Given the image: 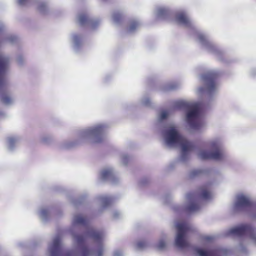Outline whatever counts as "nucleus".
I'll use <instances>...</instances> for the list:
<instances>
[{"instance_id": "f8f14e48", "label": "nucleus", "mask_w": 256, "mask_h": 256, "mask_svg": "<svg viewBox=\"0 0 256 256\" xmlns=\"http://www.w3.org/2000/svg\"><path fill=\"white\" fill-rule=\"evenodd\" d=\"M76 20L80 26L88 27L92 30L95 29L100 24L98 19L91 18L85 12L78 14L76 16Z\"/></svg>"}, {"instance_id": "e433bc0d", "label": "nucleus", "mask_w": 256, "mask_h": 256, "mask_svg": "<svg viewBox=\"0 0 256 256\" xmlns=\"http://www.w3.org/2000/svg\"><path fill=\"white\" fill-rule=\"evenodd\" d=\"M3 114V112H0V116Z\"/></svg>"}, {"instance_id": "f03ea898", "label": "nucleus", "mask_w": 256, "mask_h": 256, "mask_svg": "<svg viewBox=\"0 0 256 256\" xmlns=\"http://www.w3.org/2000/svg\"><path fill=\"white\" fill-rule=\"evenodd\" d=\"M174 20L178 25L190 29V32L196 37L204 48L214 54L219 60L226 61L224 52L218 48L207 34L196 28L185 11L180 10L174 14Z\"/></svg>"}, {"instance_id": "4be33fe9", "label": "nucleus", "mask_w": 256, "mask_h": 256, "mask_svg": "<svg viewBox=\"0 0 256 256\" xmlns=\"http://www.w3.org/2000/svg\"><path fill=\"white\" fill-rule=\"evenodd\" d=\"M180 84L178 82H172L168 84L165 88V90H172L178 88L180 86Z\"/></svg>"}, {"instance_id": "b1692460", "label": "nucleus", "mask_w": 256, "mask_h": 256, "mask_svg": "<svg viewBox=\"0 0 256 256\" xmlns=\"http://www.w3.org/2000/svg\"><path fill=\"white\" fill-rule=\"evenodd\" d=\"M146 243L144 241L138 242L136 246V248L138 250H142L146 246Z\"/></svg>"}, {"instance_id": "393cba45", "label": "nucleus", "mask_w": 256, "mask_h": 256, "mask_svg": "<svg viewBox=\"0 0 256 256\" xmlns=\"http://www.w3.org/2000/svg\"><path fill=\"white\" fill-rule=\"evenodd\" d=\"M168 112L166 110L162 111L158 117V120L160 122L162 121L163 120H165L168 118Z\"/></svg>"}, {"instance_id": "c9c22d12", "label": "nucleus", "mask_w": 256, "mask_h": 256, "mask_svg": "<svg viewBox=\"0 0 256 256\" xmlns=\"http://www.w3.org/2000/svg\"><path fill=\"white\" fill-rule=\"evenodd\" d=\"M74 146V144H70L68 146H66V148H71L72 146Z\"/></svg>"}, {"instance_id": "f257e3e1", "label": "nucleus", "mask_w": 256, "mask_h": 256, "mask_svg": "<svg viewBox=\"0 0 256 256\" xmlns=\"http://www.w3.org/2000/svg\"><path fill=\"white\" fill-rule=\"evenodd\" d=\"M71 234L77 247L74 250L64 254L62 250L60 238L56 236L48 246L50 256H102L103 242L106 233L89 226L88 220L81 214L75 215L72 219Z\"/></svg>"}, {"instance_id": "0eeeda50", "label": "nucleus", "mask_w": 256, "mask_h": 256, "mask_svg": "<svg viewBox=\"0 0 256 256\" xmlns=\"http://www.w3.org/2000/svg\"><path fill=\"white\" fill-rule=\"evenodd\" d=\"M107 126L104 124H98L80 130L78 138L79 140H90L92 142H101L104 136Z\"/></svg>"}, {"instance_id": "aec40b11", "label": "nucleus", "mask_w": 256, "mask_h": 256, "mask_svg": "<svg viewBox=\"0 0 256 256\" xmlns=\"http://www.w3.org/2000/svg\"><path fill=\"white\" fill-rule=\"evenodd\" d=\"M140 23L138 20H132L127 29L128 32L132 33L136 30L140 26Z\"/></svg>"}, {"instance_id": "6e6552de", "label": "nucleus", "mask_w": 256, "mask_h": 256, "mask_svg": "<svg viewBox=\"0 0 256 256\" xmlns=\"http://www.w3.org/2000/svg\"><path fill=\"white\" fill-rule=\"evenodd\" d=\"M218 75V72L214 70L208 71L202 74L201 79L204 86L200 87L198 89V94H206L210 96L214 94L218 89V85L216 81Z\"/></svg>"}, {"instance_id": "f704fd0d", "label": "nucleus", "mask_w": 256, "mask_h": 256, "mask_svg": "<svg viewBox=\"0 0 256 256\" xmlns=\"http://www.w3.org/2000/svg\"><path fill=\"white\" fill-rule=\"evenodd\" d=\"M28 0H17L18 4L20 6H24L26 4Z\"/></svg>"}, {"instance_id": "423d86ee", "label": "nucleus", "mask_w": 256, "mask_h": 256, "mask_svg": "<svg viewBox=\"0 0 256 256\" xmlns=\"http://www.w3.org/2000/svg\"><path fill=\"white\" fill-rule=\"evenodd\" d=\"M186 126L190 130L194 132H200L206 126L199 104H196L188 108L184 118Z\"/></svg>"}, {"instance_id": "72a5a7b5", "label": "nucleus", "mask_w": 256, "mask_h": 256, "mask_svg": "<svg viewBox=\"0 0 256 256\" xmlns=\"http://www.w3.org/2000/svg\"><path fill=\"white\" fill-rule=\"evenodd\" d=\"M123 255L122 251L120 250H116L113 253V256H122Z\"/></svg>"}, {"instance_id": "412c9836", "label": "nucleus", "mask_w": 256, "mask_h": 256, "mask_svg": "<svg viewBox=\"0 0 256 256\" xmlns=\"http://www.w3.org/2000/svg\"><path fill=\"white\" fill-rule=\"evenodd\" d=\"M122 18V14L119 12H114L112 14L113 22L116 24H120Z\"/></svg>"}, {"instance_id": "6ab92c4d", "label": "nucleus", "mask_w": 256, "mask_h": 256, "mask_svg": "<svg viewBox=\"0 0 256 256\" xmlns=\"http://www.w3.org/2000/svg\"><path fill=\"white\" fill-rule=\"evenodd\" d=\"M50 214V209L48 208H41L38 212V216L42 220L46 221Z\"/></svg>"}, {"instance_id": "a878e982", "label": "nucleus", "mask_w": 256, "mask_h": 256, "mask_svg": "<svg viewBox=\"0 0 256 256\" xmlns=\"http://www.w3.org/2000/svg\"><path fill=\"white\" fill-rule=\"evenodd\" d=\"M202 172V170L199 169L194 170L190 174V177L193 178L195 176H199Z\"/></svg>"}, {"instance_id": "9b49d317", "label": "nucleus", "mask_w": 256, "mask_h": 256, "mask_svg": "<svg viewBox=\"0 0 256 256\" xmlns=\"http://www.w3.org/2000/svg\"><path fill=\"white\" fill-rule=\"evenodd\" d=\"M177 230L175 238V244L180 250L188 248L189 244L186 240V235L191 228L190 224L186 222H178L175 224Z\"/></svg>"}, {"instance_id": "9d476101", "label": "nucleus", "mask_w": 256, "mask_h": 256, "mask_svg": "<svg viewBox=\"0 0 256 256\" xmlns=\"http://www.w3.org/2000/svg\"><path fill=\"white\" fill-rule=\"evenodd\" d=\"M227 235L245 236L256 244V230L250 224H241L232 228L228 230Z\"/></svg>"}, {"instance_id": "bb28decb", "label": "nucleus", "mask_w": 256, "mask_h": 256, "mask_svg": "<svg viewBox=\"0 0 256 256\" xmlns=\"http://www.w3.org/2000/svg\"><path fill=\"white\" fill-rule=\"evenodd\" d=\"M166 246V242L163 240H160L158 242L156 247L159 250H163Z\"/></svg>"}, {"instance_id": "c85d7f7f", "label": "nucleus", "mask_w": 256, "mask_h": 256, "mask_svg": "<svg viewBox=\"0 0 256 256\" xmlns=\"http://www.w3.org/2000/svg\"><path fill=\"white\" fill-rule=\"evenodd\" d=\"M186 106V103L184 101L180 100L175 103V108H181Z\"/></svg>"}, {"instance_id": "2f4dec72", "label": "nucleus", "mask_w": 256, "mask_h": 256, "mask_svg": "<svg viewBox=\"0 0 256 256\" xmlns=\"http://www.w3.org/2000/svg\"><path fill=\"white\" fill-rule=\"evenodd\" d=\"M38 8L42 12H44L46 10V5L45 3H40L38 6Z\"/></svg>"}, {"instance_id": "2eb2a0df", "label": "nucleus", "mask_w": 256, "mask_h": 256, "mask_svg": "<svg viewBox=\"0 0 256 256\" xmlns=\"http://www.w3.org/2000/svg\"><path fill=\"white\" fill-rule=\"evenodd\" d=\"M100 178L103 180H109L113 184H116L119 178L111 168L104 169L100 172Z\"/></svg>"}, {"instance_id": "20e7f679", "label": "nucleus", "mask_w": 256, "mask_h": 256, "mask_svg": "<svg viewBox=\"0 0 256 256\" xmlns=\"http://www.w3.org/2000/svg\"><path fill=\"white\" fill-rule=\"evenodd\" d=\"M212 198L210 184L202 186L196 192H189L186 195L184 208L188 212L198 211L200 207L201 200L208 201Z\"/></svg>"}, {"instance_id": "dca6fc26", "label": "nucleus", "mask_w": 256, "mask_h": 256, "mask_svg": "<svg viewBox=\"0 0 256 256\" xmlns=\"http://www.w3.org/2000/svg\"><path fill=\"white\" fill-rule=\"evenodd\" d=\"M71 40L74 50L76 52H78L83 46V38L78 34H74L72 35Z\"/></svg>"}, {"instance_id": "1a4fd4ad", "label": "nucleus", "mask_w": 256, "mask_h": 256, "mask_svg": "<svg viewBox=\"0 0 256 256\" xmlns=\"http://www.w3.org/2000/svg\"><path fill=\"white\" fill-rule=\"evenodd\" d=\"M232 208L236 212L249 208L250 216L252 218L256 219V203L254 205L252 204L250 198L248 194H238L236 196Z\"/></svg>"}, {"instance_id": "7ed1b4c3", "label": "nucleus", "mask_w": 256, "mask_h": 256, "mask_svg": "<svg viewBox=\"0 0 256 256\" xmlns=\"http://www.w3.org/2000/svg\"><path fill=\"white\" fill-rule=\"evenodd\" d=\"M162 136L164 144L168 147L180 146V161L186 162L188 160L190 152L194 150V144L179 133L176 124L173 123L168 124L162 130Z\"/></svg>"}, {"instance_id": "39448f33", "label": "nucleus", "mask_w": 256, "mask_h": 256, "mask_svg": "<svg viewBox=\"0 0 256 256\" xmlns=\"http://www.w3.org/2000/svg\"><path fill=\"white\" fill-rule=\"evenodd\" d=\"M222 140L220 138H216L209 140L204 142L202 146L210 150L200 148L197 151V154L202 160H222L225 157V152L222 148Z\"/></svg>"}, {"instance_id": "4468645a", "label": "nucleus", "mask_w": 256, "mask_h": 256, "mask_svg": "<svg viewBox=\"0 0 256 256\" xmlns=\"http://www.w3.org/2000/svg\"><path fill=\"white\" fill-rule=\"evenodd\" d=\"M154 14L158 19L167 20H172V16L173 15L168 8L164 6L156 7Z\"/></svg>"}, {"instance_id": "ddd939ff", "label": "nucleus", "mask_w": 256, "mask_h": 256, "mask_svg": "<svg viewBox=\"0 0 256 256\" xmlns=\"http://www.w3.org/2000/svg\"><path fill=\"white\" fill-rule=\"evenodd\" d=\"M194 251L198 256H221L227 254L226 250L222 248H208L206 250L196 248Z\"/></svg>"}, {"instance_id": "f3484780", "label": "nucleus", "mask_w": 256, "mask_h": 256, "mask_svg": "<svg viewBox=\"0 0 256 256\" xmlns=\"http://www.w3.org/2000/svg\"><path fill=\"white\" fill-rule=\"evenodd\" d=\"M20 140V136H11L7 138L6 143L8 148L10 150H12L18 144Z\"/></svg>"}, {"instance_id": "473e14b6", "label": "nucleus", "mask_w": 256, "mask_h": 256, "mask_svg": "<svg viewBox=\"0 0 256 256\" xmlns=\"http://www.w3.org/2000/svg\"><path fill=\"white\" fill-rule=\"evenodd\" d=\"M16 61L19 65L22 66L24 62V59L22 56H18L16 58Z\"/></svg>"}, {"instance_id": "4c0bfd02", "label": "nucleus", "mask_w": 256, "mask_h": 256, "mask_svg": "<svg viewBox=\"0 0 256 256\" xmlns=\"http://www.w3.org/2000/svg\"><path fill=\"white\" fill-rule=\"evenodd\" d=\"M210 237H206V240H210Z\"/></svg>"}, {"instance_id": "7c9ffc66", "label": "nucleus", "mask_w": 256, "mask_h": 256, "mask_svg": "<svg viewBox=\"0 0 256 256\" xmlns=\"http://www.w3.org/2000/svg\"><path fill=\"white\" fill-rule=\"evenodd\" d=\"M129 160V157L126 154H122L121 156V162H122L124 164L126 165L128 162Z\"/></svg>"}, {"instance_id": "a211bd4d", "label": "nucleus", "mask_w": 256, "mask_h": 256, "mask_svg": "<svg viewBox=\"0 0 256 256\" xmlns=\"http://www.w3.org/2000/svg\"><path fill=\"white\" fill-rule=\"evenodd\" d=\"M97 199L100 202L102 209L108 207L112 202V198L110 196H100L97 197Z\"/></svg>"}, {"instance_id": "5701e85b", "label": "nucleus", "mask_w": 256, "mask_h": 256, "mask_svg": "<svg viewBox=\"0 0 256 256\" xmlns=\"http://www.w3.org/2000/svg\"><path fill=\"white\" fill-rule=\"evenodd\" d=\"M152 104L150 98L147 96H144L140 100V104L144 106L150 107L152 106Z\"/></svg>"}, {"instance_id": "c756f323", "label": "nucleus", "mask_w": 256, "mask_h": 256, "mask_svg": "<svg viewBox=\"0 0 256 256\" xmlns=\"http://www.w3.org/2000/svg\"><path fill=\"white\" fill-rule=\"evenodd\" d=\"M122 215V213L117 210H114L112 212V216L114 219L119 218L121 217Z\"/></svg>"}, {"instance_id": "cd10ccee", "label": "nucleus", "mask_w": 256, "mask_h": 256, "mask_svg": "<svg viewBox=\"0 0 256 256\" xmlns=\"http://www.w3.org/2000/svg\"><path fill=\"white\" fill-rule=\"evenodd\" d=\"M51 140L52 137L48 135H44L41 138V141L44 144H48Z\"/></svg>"}]
</instances>
